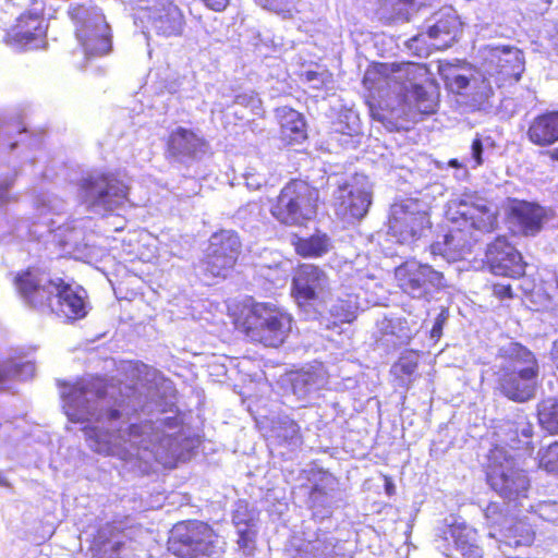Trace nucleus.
Listing matches in <instances>:
<instances>
[{"label": "nucleus", "instance_id": "nucleus-1", "mask_svg": "<svg viewBox=\"0 0 558 558\" xmlns=\"http://www.w3.org/2000/svg\"><path fill=\"white\" fill-rule=\"evenodd\" d=\"M172 380L155 376L142 388L124 391L100 377L61 386L64 414L82 423L88 447L104 456L136 454L173 469L190 458L194 440L186 434Z\"/></svg>", "mask_w": 558, "mask_h": 558}, {"label": "nucleus", "instance_id": "nucleus-2", "mask_svg": "<svg viewBox=\"0 0 558 558\" xmlns=\"http://www.w3.org/2000/svg\"><path fill=\"white\" fill-rule=\"evenodd\" d=\"M482 57L477 71L448 64L440 75L449 92L464 96L473 110L486 111L493 106L494 89L519 82L525 62L523 52L509 45H486Z\"/></svg>", "mask_w": 558, "mask_h": 558}, {"label": "nucleus", "instance_id": "nucleus-3", "mask_svg": "<svg viewBox=\"0 0 558 558\" xmlns=\"http://www.w3.org/2000/svg\"><path fill=\"white\" fill-rule=\"evenodd\" d=\"M14 286L27 307L64 323L81 320L90 310L87 291L81 284L39 267L17 272Z\"/></svg>", "mask_w": 558, "mask_h": 558}, {"label": "nucleus", "instance_id": "nucleus-4", "mask_svg": "<svg viewBox=\"0 0 558 558\" xmlns=\"http://www.w3.org/2000/svg\"><path fill=\"white\" fill-rule=\"evenodd\" d=\"M447 217L452 222L449 231L430 244V254L447 263L464 259L485 232H492L496 215L488 201L465 195L449 204Z\"/></svg>", "mask_w": 558, "mask_h": 558}, {"label": "nucleus", "instance_id": "nucleus-5", "mask_svg": "<svg viewBox=\"0 0 558 558\" xmlns=\"http://www.w3.org/2000/svg\"><path fill=\"white\" fill-rule=\"evenodd\" d=\"M497 363L492 367L494 391L515 402L534 399L541 377V363L536 354L519 341L498 347Z\"/></svg>", "mask_w": 558, "mask_h": 558}, {"label": "nucleus", "instance_id": "nucleus-6", "mask_svg": "<svg viewBox=\"0 0 558 558\" xmlns=\"http://www.w3.org/2000/svg\"><path fill=\"white\" fill-rule=\"evenodd\" d=\"M486 481L509 508L517 512L534 510L529 497L531 483L527 473L520 468L515 457L501 446H496L488 453Z\"/></svg>", "mask_w": 558, "mask_h": 558}, {"label": "nucleus", "instance_id": "nucleus-7", "mask_svg": "<svg viewBox=\"0 0 558 558\" xmlns=\"http://www.w3.org/2000/svg\"><path fill=\"white\" fill-rule=\"evenodd\" d=\"M68 14L75 25V36L86 60L104 57L111 51V28L100 8L92 1L72 2Z\"/></svg>", "mask_w": 558, "mask_h": 558}, {"label": "nucleus", "instance_id": "nucleus-8", "mask_svg": "<svg viewBox=\"0 0 558 558\" xmlns=\"http://www.w3.org/2000/svg\"><path fill=\"white\" fill-rule=\"evenodd\" d=\"M129 186L117 173L93 171L78 183L77 197L89 213L105 215L121 208L128 201Z\"/></svg>", "mask_w": 558, "mask_h": 558}, {"label": "nucleus", "instance_id": "nucleus-9", "mask_svg": "<svg viewBox=\"0 0 558 558\" xmlns=\"http://www.w3.org/2000/svg\"><path fill=\"white\" fill-rule=\"evenodd\" d=\"M223 539L202 521L177 523L171 530L168 550L178 558H219Z\"/></svg>", "mask_w": 558, "mask_h": 558}, {"label": "nucleus", "instance_id": "nucleus-10", "mask_svg": "<svg viewBox=\"0 0 558 558\" xmlns=\"http://www.w3.org/2000/svg\"><path fill=\"white\" fill-rule=\"evenodd\" d=\"M332 288L328 274L314 264L299 265L291 280V294L304 318L319 315L325 300L332 299Z\"/></svg>", "mask_w": 558, "mask_h": 558}, {"label": "nucleus", "instance_id": "nucleus-11", "mask_svg": "<svg viewBox=\"0 0 558 558\" xmlns=\"http://www.w3.org/2000/svg\"><path fill=\"white\" fill-rule=\"evenodd\" d=\"M318 191L302 180H292L280 191L270 213L286 226H303L317 214Z\"/></svg>", "mask_w": 558, "mask_h": 558}, {"label": "nucleus", "instance_id": "nucleus-12", "mask_svg": "<svg viewBox=\"0 0 558 558\" xmlns=\"http://www.w3.org/2000/svg\"><path fill=\"white\" fill-rule=\"evenodd\" d=\"M247 337L265 347H280L292 329L290 314L271 303H256L245 317Z\"/></svg>", "mask_w": 558, "mask_h": 558}, {"label": "nucleus", "instance_id": "nucleus-13", "mask_svg": "<svg viewBox=\"0 0 558 558\" xmlns=\"http://www.w3.org/2000/svg\"><path fill=\"white\" fill-rule=\"evenodd\" d=\"M310 483L307 507L312 511V524L335 527L331 520L335 509L342 502V493L337 478L328 471L311 468L305 471Z\"/></svg>", "mask_w": 558, "mask_h": 558}, {"label": "nucleus", "instance_id": "nucleus-14", "mask_svg": "<svg viewBox=\"0 0 558 558\" xmlns=\"http://www.w3.org/2000/svg\"><path fill=\"white\" fill-rule=\"evenodd\" d=\"M332 199L336 213L349 222L363 219L373 203L372 183L364 174L336 180Z\"/></svg>", "mask_w": 558, "mask_h": 558}, {"label": "nucleus", "instance_id": "nucleus-15", "mask_svg": "<svg viewBox=\"0 0 558 558\" xmlns=\"http://www.w3.org/2000/svg\"><path fill=\"white\" fill-rule=\"evenodd\" d=\"M396 278L400 289L411 296L430 302L448 287L444 274L426 263L407 262L396 268Z\"/></svg>", "mask_w": 558, "mask_h": 558}, {"label": "nucleus", "instance_id": "nucleus-16", "mask_svg": "<svg viewBox=\"0 0 558 558\" xmlns=\"http://www.w3.org/2000/svg\"><path fill=\"white\" fill-rule=\"evenodd\" d=\"M210 144L199 130L178 125L166 138L165 157L170 165L191 168L209 153Z\"/></svg>", "mask_w": 558, "mask_h": 558}, {"label": "nucleus", "instance_id": "nucleus-17", "mask_svg": "<svg viewBox=\"0 0 558 558\" xmlns=\"http://www.w3.org/2000/svg\"><path fill=\"white\" fill-rule=\"evenodd\" d=\"M427 74L425 65L409 63L404 69L405 80L398 90L400 102L422 114H432L437 107L436 87Z\"/></svg>", "mask_w": 558, "mask_h": 558}, {"label": "nucleus", "instance_id": "nucleus-18", "mask_svg": "<svg viewBox=\"0 0 558 558\" xmlns=\"http://www.w3.org/2000/svg\"><path fill=\"white\" fill-rule=\"evenodd\" d=\"M434 546L448 558H483L477 531L456 519L436 530Z\"/></svg>", "mask_w": 558, "mask_h": 558}, {"label": "nucleus", "instance_id": "nucleus-19", "mask_svg": "<svg viewBox=\"0 0 558 558\" xmlns=\"http://www.w3.org/2000/svg\"><path fill=\"white\" fill-rule=\"evenodd\" d=\"M242 242L236 231L221 229L214 232L205 251L202 268L211 277H226L235 265Z\"/></svg>", "mask_w": 558, "mask_h": 558}, {"label": "nucleus", "instance_id": "nucleus-20", "mask_svg": "<svg viewBox=\"0 0 558 558\" xmlns=\"http://www.w3.org/2000/svg\"><path fill=\"white\" fill-rule=\"evenodd\" d=\"M506 213L510 229L523 236H535L550 218L551 210L536 202L508 198Z\"/></svg>", "mask_w": 558, "mask_h": 558}, {"label": "nucleus", "instance_id": "nucleus-21", "mask_svg": "<svg viewBox=\"0 0 558 558\" xmlns=\"http://www.w3.org/2000/svg\"><path fill=\"white\" fill-rule=\"evenodd\" d=\"M484 264L493 275L512 279L523 277L527 267L522 254L505 236L486 245Z\"/></svg>", "mask_w": 558, "mask_h": 558}, {"label": "nucleus", "instance_id": "nucleus-22", "mask_svg": "<svg viewBox=\"0 0 558 558\" xmlns=\"http://www.w3.org/2000/svg\"><path fill=\"white\" fill-rule=\"evenodd\" d=\"M424 28L429 39L437 48H449L462 34V22L452 7H444L434 12L424 22Z\"/></svg>", "mask_w": 558, "mask_h": 558}, {"label": "nucleus", "instance_id": "nucleus-23", "mask_svg": "<svg viewBox=\"0 0 558 558\" xmlns=\"http://www.w3.org/2000/svg\"><path fill=\"white\" fill-rule=\"evenodd\" d=\"M47 26L44 16L38 12H27L5 33V41L21 49H37L46 37Z\"/></svg>", "mask_w": 558, "mask_h": 558}, {"label": "nucleus", "instance_id": "nucleus-24", "mask_svg": "<svg viewBox=\"0 0 558 558\" xmlns=\"http://www.w3.org/2000/svg\"><path fill=\"white\" fill-rule=\"evenodd\" d=\"M145 17L150 29L165 37L181 35L185 25L182 11L170 0H155Z\"/></svg>", "mask_w": 558, "mask_h": 558}, {"label": "nucleus", "instance_id": "nucleus-25", "mask_svg": "<svg viewBox=\"0 0 558 558\" xmlns=\"http://www.w3.org/2000/svg\"><path fill=\"white\" fill-rule=\"evenodd\" d=\"M324 310L319 308L316 317H306L307 320H317L319 325L330 329L339 324L350 323L355 318L357 310L356 295L338 292L332 289V299L325 300Z\"/></svg>", "mask_w": 558, "mask_h": 558}, {"label": "nucleus", "instance_id": "nucleus-26", "mask_svg": "<svg viewBox=\"0 0 558 558\" xmlns=\"http://www.w3.org/2000/svg\"><path fill=\"white\" fill-rule=\"evenodd\" d=\"M289 383L292 395L305 407L319 397V391L327 384L326 372L322 364L308 366L292 373Z\"/></svg>", "mask_w": 558, "mask_h": 558}, {"label": "nucleus", "instance_id": "nucleus-27", "mask_svg": "<svg viewBox=\"0 0 558 558\" xmlns=\"http://www.w3.org/2000/svg\"><path fill=\"white\" fill-rule=\"evenodd\" d=\"M232 523L236 531L239 549L245 556H252L256 548L257 535L255 510L250 509L246 501L239 500L232 512Z\"/></svg>", "mask_w": 558, "mask_h": 558}, {"label": "nucleus", "instance_id": "nucleus-28", "mask_svg": "<svg viewBox=\"0 0 558 558\" xmlns=\"http://www.w3.org/2000/svg\"><path fill=\"white\" fill-rule=\"evenodd\" d=\"M359 113L353 109H341L329 128L330 140L344 148H355L362 136Z\"/></svg>", "mask_w": 558, "mask_h": 558}, {"label": "nucleus", "instance_id": "nucleus-29", "mask_svg": "<svg viewBox=\"0 0 558 558\" xmlns=\"http://www.w3.org/2000/svg\"><path fill=\"white\" fill-rule=\"evenodd\" d=\"M275 117L280 125V140L289 146L303 145L307 138L305 117L298 110L282 106L275 110Z\"/></svg>", "mask_w": 558, "mask_h": 558}, {"label": "nucleus", "instance_id": "nucleus-30", "mask_svg": "<svg viewBox=\"0 0 558 558\" xmlns=\"http://www.w3.org/2000/svg\"><path fill=\"white\" fill-rule=\"evenodd\" d=\"M527 140L539 147H549L558 142V110L537 114L529 124Z\"/></svg>", "mask_w": 558, "mask_h": 558}, {"label": "nucleus", "instance_id": "nucleus-31", "mask_svg": "<svg viewBox=\"0 0 558 558\" xmlns=\"http://www.w3.org/2000/svg\"><path fill=\"white\" fill-rule=\"evenodd\" d=\"M295 253L303 258H319L327 255L335 247L329 234L320 230L314 233L295 236L292 241Z\"/></svg>", "mask_w": 558, "mask_h": 558}, {"label": "nucleus", "instance_id": "nucleus-32", "mask_svg": "<svg viewBox=\"0 0 558 558\" xmlns=\"http://www.w3.org/2000/svg\"><path fill=\"white\" fill-rule=\"evenodd\" d=\"M413 218L429 219L428 206L424 201L408 197L391 205L389 223H393L395 229L401 230L402 223L414 220Z\"/></svg>", "mask_w": 558, "mask_h": 558}, {"label": "nucleus", "instance_id": "nucleus-33", "mask_svg": "<svg viewBox=\"0 0 558 558\" xmlns=\"http://www.w3.org/2000/svg\"><path fill=\"white\" fill-rule=\"evenodd\" d=\"M501 430L504 433L501 441L510 449L525 452L533 450L534 427L529 421L508 423Z\"/></svg>", "mask_w": 558, "mask_h": 558}, {"label": "nucleus", "instance_id": "nucleus-34", "mask_svg": "<svg viewBox=\"0 0 558 558\" xmlns=\"http://www.w3.org/2000/svg\"><path fill=\"white\" fill-rule=\"evenodd\" d=\"M272 424L274 435L280 445L290 450H295L302 445L301 427L295 417L279 415Z\"/></svg>", "mask_w": 558, "mask_h": 558}, {"label": "nucleus", "instance_id": "nucleus-35", "mask_svg": "<svg viewBox=\"0 0 558 558\" xmlns=\"http://www.w3.org/2000/svg\"><path fill=\"white\" fill-rule=\"evenodd\" d=\"M378 331L384 336L396 338L395 345L408 344L413 337V331L407 318L395 314L385 315L377 323Z\"/></svg>", "mask_w": 558, "mask_h": 558}, {"label": "nucleus", "instance_id": "nucleus-36", "mask_svg": "<svg viewBox=\"0 0 558 558\" xmlns=\"http://www.w3.org/2000/svg\"><path fill=\"white\" fill-rule=\"evenodd\" d=\"M495 148L496 142L493 136L476 132L470 145V154L464 158L465 167L472 170L482 167Z\"/></svg>", "mask_w": 558, "mask_h": 558}, {"label": "nucleus", "instance_id": "nucleus-37", "mask_svg": "<svg viewBox=\"0 0 558 558\" xmlns=\"http://www.w3.org/2000/svg\"><path fill=\"white\" fill-rule=\"evenodd\" d=\"M222 100L219 102L220 109L229 108L232 105H239L251 110L254 116L262 117L264 114L263 101L258 94L252 89L235 90L222 93Z\"/></svg>", "mask_w": 558, "mask_h": 558}, {"label": "nucleus", "instance_id": "nucleus-38", "mask_svg": "<svg viewBox=\"0 0 558 558\" xmlns=\"http://www.w3.org/2000/svg\"><path fill=\"white\" fill-rule=\"evenodd\" d=\"M414 220L404 221L401 230L395 229L393 223L388 225V234L391 235L396 242L402 245H411L422 238L426 229L430 227L429 219L413 218Z\"/></svg>", "mask_w": 558, "mask_h": 558}, {"label": "nucleus", "instance_id": "nucleus-39", "mask_svg": "<svg viewBox=\"0 0 558 558\" xmlns=\"http://www.w3.org/2000/svg\"><path fill=\"white\" fill-rule=\"evenodd\" d=\"M520 513L521 512H513L509 522L498 532V541H504L508 545L513 546H521L532 541L530 527L517 519V515Z\"/></svg>", "mask_w": 558, "mask_h": 558}, {"label": "nucleus", "instance_id": "nucleus-40", "mask_svg": "<svg viewBox=\"0 0 558 558\" xmlns=\"http://www.w3.org/2000/svg\"><path fill=\"white\" fill-rule=\"evenodd\" d=\"M537 421L543 430L558 435V399L548 397L536 405Z\"/></svg>", "mask_w": 558, "mask_h": 558}, {"label": "nucleus", "instance_id": "nucleus-41", "mask_svg": "<svg viewBox=\"0 0 558 558\" xmlns=\"http://www.w3.org/2000/svg\"><path fill=\"white\" fill-rule=\"evenodd\" d=\"M513 512L517 511L508 506L505 508V506L499 502H489L484 510V518L487 525L490 527L488 535L493 538H498V532L507 524V522H509Z\"/></svg>", "mask_w": 558, "mask_h": 558}, {"label": "nucleus", "instance_id": "nucleus-42", "mask_svg": "<svg viewBox=\"0 0 558 558\" xmlns=\"http://www.w3.org/2000/svg\"><path fill=\"white\" fill-rule=\"evenodd\" d=\"M35 369V363L32 361L9 360L0 364V385L11 378L27 380L34 376Z\"/></svg>", "mask_w": 558, "mask_h": 558}, {"label": "nucleus", "instance_id": "nucleus-43", "mask_svg": "<svg viewBox=\"0 0 558 558\" xmlns=\"http://www.w3.org/2000/svg\"><path fill=\"white\" fill-rule=\"evenodd\" d=\"M418 366V354L412 350L403 351L391 365L390 373L402 383H410Z\"/></svg>", "mask_w": 558, "mask_h": 558}, {"label": "nucleus", "instance_id": "nucleus-44", "mask_svg": "<svg viewBox=\"0 0 558 558\" xmlns=\"http://www.w3.org/2000/svg\"><path fill=\"white\" fill-rule=\"evenodd\" d=\"M57 232V236H59V243L64 251L73 254L75 258H82L85 256L84 250L86 248V245L78 242L82 235L81 230L73 229L68 234H65L63 232V228L58 227Z\"/></svg>", "mask_w": 558, "mask_h": 558}, {"label": "nucleus", "instance_id": "nucleus-45", "mask_svg": "<svg viewBox=\"0 0 558 558\" xmlns=\"http://www.w3.org/2000/svg\"><path fill=\"white\" fill-rule=\"evenodd\" d=\"M539 466L549 474L558 475V440L544 445L537 452Z\"/></svg>", "mask_w": 558, "mask_h": 558}, {"label": "nucleus", "instance_id": "nucleus-46", "mask_svg": "<svg viewBox=\"0 0 558 558\" xmlns=\"http://www.w3.org/2000/svg\"><path fill=\"white\" fill-rule=\"evenodd\" d=\"M260 8L274 12L282 17H291L295 9L292 0H255Z\"/></svg>", "mask_w": 558, "mask_h": 558}, {"label": "nucleus", "instance_id": "nucleus-47", "mask_svg": "<svg viewBox=\"0 0 558 558\" xmlns=\"http://www.w3.org/2000/svg\"><path fill=\"white\" fill-rule=\"evenodd\" d=\"M2 131L5 133V135L11 138L12 131H14L20 136L28 137V146L37 147L41 144V136L35 135V136H28V131L26 125L23 123L20 118H16L12 121V123L5 122L3 126H1Z\"/></svg>", "mask_w": 558, "mask_h": 558}, {"label": "nucleus", "instance_id": "nucleus-48", "mask_svg": "<svg viewBox=\"0 0 558 558\" xmlns=\"http://www.w3.org/2000/svg\"><path fill=\"white\" fill-rule=\"evenodd\" d=\"M426 31L424 33L416 34L405 41L408 50L418 57L426 58L429 56V46L426 40Z\"/></svg>", "mask_w": 558, "mask_h": 558}, {"label": "nucleus", "instance_id": "nucleus-49", "mask_svg": "<svg viewBox=\"0 0 558 558\" xmlns=\"http://www.w3.org/2000/svg\"><path fill=\"white\" fill-rule=\"evenodd\" d=\"M35 205L37 210L40 211V214H47V213H59L63 210L64 204L62 201L58 199L57 197H51L49 195H43L36 198Z\"/></svg>", "mask_w": 558, "mask_h": 558}, {"label": "nucleus", "instance_id": "nucleus-50", "mask_svg": "<svg viewBox=\"0 0 558 558\" xmlns=\"http://www.w3.org/2000/svg\"><path fill=\"white\" fill-rule=\"evenodd\" d=\"M448 318H449V310L447 307H441L440 312L435 317V319L433 322V326L429 330V339L430 340H433L434 342H437L441 338L444 327L447 324Z\"/></svg>", "mask_w": 558, "mask_h": 558}, {"label": "nucleus", "instance_id": "nucleus-51", "mask_svg": "<svg viewBox=\"0 0 558 558\" xmlns=\"http://www.w3.org/2000/svg\"><path fill=\"white\" fill-rule=\"evenodd\" d=\"M245 185L251 191L259 190L263 185L266 184L265 175L256 172L254 169L247 170L243 174Z\"/></svg>", "mask_w": 558, "mask_h": 558}, {"label": "nucleus", "instance_id": "nucleus-52", "mask_svg": "<svg viewBox=\"0 0 558 558\" xmlns=\"http://www.w3.org/2000/svg\"><path fill=\"white\" fill-rule=\"evenodd\" d=\"M16 174L17 172L14 171V173L7 174L4 178L0 179V206L9 201V192L14 184Z\"/></svg>", "mask_w": 558, "mask_h": 558}, {"label": "nucleus", "instance_id": "nucleus-53", "mask_svg": "<svg viewBox=\"0 0 558 558\" xmlns=\"http://www.w3.org/2000/svg\"><path fill=\"white\" fill-rule=\"evenodd\" d=\"M493 294L500 300H509L513 298L511 284L494 283Z\"/></svg>", "mask_w": 558, "mask_h": 558}, {"label": "nucleus", "instance_id": "nucleus-54", "mask_svg": "<svg viewBox=\"0 0 558 558\" xmlns=\"http://www.w3.org/2000/svg\"><path fill=\"white\" fill-rule=\"evenodd\" d=\"M206 8L215 11L221 12L229 4L230 0H202Z\"/></svg>", "mask_w": 558, "mask_h": 558}, {"label": "nucleus", "instance_id": "nucleus-55", "mask_svg": "<svg viewBox=\"0 0 558 558\" xmlns=\"http://www.w3.org/2000/svg\"><path fill=\"white\" fill-rule=\"evenodd\" d=\"M323 74L318 73L316 71H306L305 77L306 81L310 83H314L315 87H318L319 85L324 84Z\"/></svg>", "mask_w": 558, "mask_h": 558}, {"label": "nucleus", "instance_id": "nucleus-56", "mask_svg": "<svg viewBox=\"0 0 558 558\" xmlns=\"http://www.w3.org/2000/svg\"><path fill=\"white\" fill-rule=\"evenodd\" d=\"M550 361L554 364L555 369L558 373V340H555L549 351Z\"/></svg>", "mask_w": 558, "mask_h": 558}, {"label": "nucleus", "instance_id": "nucleus-57", "mask_svg": "<svg viewBox=\"0 0 558 558\" xmlns=\"http://www.w3.org/2000/svg\"><path fill=\"white\" fill-rule=\"evenodd\" d=\"M448 166H449L450 168H454V169L464 168V170H465V171H466V169L469 168V167H465V161H464V160H463V161H460V160H459V159H457V158H452V159H450V160L448 161Z\"/></svg>", "mask_w": 558, "mask_h": 558}, {"label": "nucleus", "instance_id": "nucleus-58", "mask_svg": "<svg viewBox=\"0 0 558 558\" xmlns=\"http://www.w3.org/2000/svg\"><path fill=\"white\" fill-rule=\"evenodd\" d=\"M24 145V140L10 142L9 147L11 150Z\"/></svg>", "mask_w": 558, "mask_h": 558}, {"label": "nucleus", "instance_id": "nucleus-59", "mask_svg": "<svg viewBox=\"0 0 558 558\" xmlns=\"http://www.w3.org/2000/svg\"><path fill=\"white\" fill-rule=\"evenodd\" d=\"M385 490L388 495H391L395 490V486L391 483H386Z\"/></svg>", "mask_w": 558, "mask_h": 558}, {"label": "nucleus", "instance_id": "nucleus-60", "mask_svg": "<svg viewBox=\"0 0 558 558\" xmlns=\"http://www.w3.org/2000/svg\"><path fill=\"white\" fill-rule=\"evenodd\" d=\"M9 483L7 481V478L4 477V475L0 472V486H8Z\"/></svg>", "mask_w": 558, "mask_h": 558}, {"label": "nucleus", "instance_id": "nucleus-61", "mask_svg": "<svg viewBox=\"0 0 558 558\" xmlns=\"http://www.w3.org/2000/svg\"><path fill=\"white\" fill-rule=\"evenodd\" d=\"M551 158L556 161H558V147L553 150Z\"/></svg>", "mask_w": 558, "mask_h": 558}, {"label": "nucleus", "instance_id": "nucleus-62", "mask_svg": "<svg viewBox=\"0 0 558 558\" xmlns=\"http://www.w3.org/2000/svg\"><path fill=\"white\" fill-rule=\"evenodd\" d=\"M554 281H555L556 288L558 289V275L555 276Z\"/></svg>", "mask_w": 558, "mask_h": 558}, {"label": "nucleus", "instance_id": "nucleus-63", "mask_svg": "<svg viewBox=\"0 0 558 558\" xmlns=\"http://www.w3.org/2000/svg\"><path fill=\"white\" fill-rule=\"evenodd\" d=\"M243 211H245V209H242V208H241V209L238 211V214H239V215H241Z\"/></svg>", "mask_w": 558, "mask_h": 558}, {"label": "nucleus", "instance_id": "nucleus-64", "mask_svg": "<svg viewBox=\"0 0 558 558\" xmlns=\"http://www.w3.org/2000/svg\"><path fill=\"white\" fill-rule=\"evenodd\" d=\"M8 426H9V424L0 425V429H1L2 427H8Z\"/></svg>", "mask_w": 558, "mask_h": 558}]
</instances>
